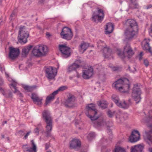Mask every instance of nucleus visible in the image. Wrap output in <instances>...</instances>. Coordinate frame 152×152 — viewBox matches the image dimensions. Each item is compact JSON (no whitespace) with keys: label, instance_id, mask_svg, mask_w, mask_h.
I'll return each instance as SVG.
<instances>
[{"label":"nucleus","instance_id":"obj_1","mask_svg":"<svg viewBox=\"0 0 152 152\" xmlns=\"http://www.w3.org/2000/svg\"><path fill=\"white\" fill-rule=\"evenodd\" d=\"M86 110L85 112L86 114L92 121L93 126L99 129L105 126L109 127L112 126L111 123L108 124L109 122L107 123L105 119L103 117L100 118L97 120H95L99 117L97 115V110L95 108V104H89L86 107Z\"/></svg>","mask_w":152,"mask_h":152},{"label":"nucleus","instance_id":"obj_2","mask_svg":"<svg viewBox=\"0 0 152 152\" xmlns=\"http://www.w3.org/2000/svg\"><path fill=\"white\" fill-rule=\"evenodd\" d=\"M128 27L125 33L126 38L130 39L137 34L138 31V26L136 21L132 19H128L126 22Z\"/></svg>","mask_w":152,"mask_h":152},{"label":"nucleus","instance_id":"obj_3","mask_svg":"<svg viewBox=\"0 0 152 152\" xmlns=\"http://www.w3.org/2000/svg\"><path fill=\"white\" fill-rule=\"evenodd\" d=\"M42 119L46 124L45 133L47 137L50 136L53 126V118L51 113L49 111L45 110L42 112Z\"/></svg>","mask_w":152,"mask_h":152},{"label":"nucleus","instance_id":"obj_4","mask_svg":"<svg viewBox=\"0 0 152 152\" xmlns=\"http://www.w3.org/2000/svg\"><path fill=\"white\" fill-rule=\"evenodd\" d=\"M113 85L116 89L123 93L128 92L130 87L129 80L126 78L120 79L114 83Z\"/></svg>","mask_w":152,"mask_h":152},{"label":"nucleus","instance_id":"obj_5","mask_svg":"<svg viewBox=\"0 0 152 152\" xmlns=\"http://www.w3.org/2000/svg\"><path fill=\"white\" fill-rule=\"evenodd\" d=\"M48 52V48L44 45H39L35 46L33 48L32 53L34 56L40 57L45 55Z\"/></svg>","mask_w":152,"mask_h":152},{"label":"nucleus","instance_id":"obj_6","mask_svg":"<svg viewBox=\"0 0 152 152\" xmlns=\"http://www.w3.org/2000/svg\"><path fill=\"white\" fill-rule=\"evenodd\" d=\"M29 36V33L25 26L20 28L18 36V41L20 43L25 44L27 42V39Z\"/></svg>","mask_w":152,"mask_h":152},{"label":"nucleus","instance_id":"obj_7","mask_svg":"<svg viewBox=\"0 0 152 152\" xmlns=\"http://www.w3.org/2000/svg\"><path fill=\"white\" fill-rule=\"evenodd\" d=\"M44 69L45 76L49 80L54 79L57 73V70L56 68L52 66H45Z\"/></svg>","mask_w":152,"mask_h":152},{"label":"nucleus","instance_id":"obj_8","mask_svg":"<svg viewBox=\"0 0 152 152\" xmlns=\"http://www.w3.org/2000/svg\"><path fill=\"white\" fill-rule=\"evenodd\" d=\"M141 91L140 86L137 84H134L133 89L132 97L137 103L140 102L141 100Z\"/></svg>","mask_w":152,"mask_h":152},{"label":"nucleus","instance_id":"obj_9","mask_svg":"<svg viewBox=\"0 0 152 152\" xmlns=\"http://www.w3.org/2000/svg\"><path fill=\"white\" fill-rule=\"evenodd\" d=\"M118 55L122 58H124L126 56L128 58L131 57L134 54L132 49L130 47L129 44H127L124 47V52L122 53L120 50L118 51Z\"/></svg>","mask_w":152,"mask_h":152},{"label":"nucleus","instance_id":"obj_10","mask_svg":"<svg viewBox=\"0 0 152 152\" xmlns=\"http://www.w3.org/2000/svg\"><path fill=\"white\" fill-rule=\"evenodd\" d=\"M104 17L103 10L98 9V11L93 13L92 17V20L96 23L101 22L103 20Z\"/></svg>","mask_w":152,"mask_h":152},{"label":"nucleus","instance_id":"obj_11","mask_svg":"<svg viewBox=\"0 0 152 152\" xmlns=\"http://www.w3.org/2000/svg\"><path fill=\"white\" fill-rule=\"evenodd\" d=\"M112 98L113 101L116 105L120 108L126 109H127L129 107V104L125 101L120 102L118 97L117 95H113L112 97Z\"/></svg>","mask_w":152,"mask_h":152},{"label":"nucleus","instance_id":"obj_12","mask_svg":"<svg viewBox=\"0 0 152 152\" xmlns=\"http://www.w3.org/2000/svg\"><path fill=\"white\" fill-rule=\"evenodd\" d=\"M61 38L67 40H70L73 36V34L70 29L67 27H64L60 34Z\"/></svg>","mask_w":152,"mask_h":152},{"label":"nucleus","instance_id":"obj_13","mask_svg":"<svg viewBox=\"0 0 152 152\" xmlns=\"http://www.w3.org/2000/svg\"><path fill=\"white\" fill-rule=\"evenodd\" d=\"M59 48L63 57L67 58L70 56V48L67 47L66 45H59Z\"/></svg>","mask_w":152,"mask_h":152},{"label":"nucleus","instance_id":"obj_14","mask_svg":"<svg viewBox=\"0 0 152 152\" xmlns=\"http://www.w3.org/2000/svg\"><path fill=\"white\" fill-rule=\"evenodd\" d=\"M149 115H146V111L144 112V113L146 116V118L143 119L141 120L142 122L148 123L147 124L148 127L150 128H152V121L151 118L152 117V110H151L148 111Z\"/></svg>","mask_w":152,"mask_h":152},{"label":"nucleus","instance_id":"obj_15","mask_svg":"<svg viewBox=\"0 0 152 152\" xmlns=\"http://www.w3.org/2000/svg\"><path fill=\"white\" fill-rule=\"evenodd\" d=\"M140 134L137 130H134L132 132L131 135L129 137V140L131 142H134L139 140Z\"/></svg>","mask_w":152,"mask_h":152},{"label":"nucleus","instance_id":"obj_16","mask_svg":"<svg viewBox=\"0 0 152 152\" xmlns=\"http://www.w3.org/2000/svg\"><path fill=\"white\" fill-rule=\"evenodd\" d=\"M75 97L74 96L70 95L65 102V106L68 108L72 107L75 106Z\"/></svg>","mask_w":152,"mask_h":152},{"label":"nucleus","instance_id":"obj_17","mask_svg":"<svg viewBox=\"0 0 152 152\" xmlns=\"http://www.w3.org/2000/svg\"><path fill=\"white\" fill-rule=\"evenodd\" d=\"M9 57L12 59H13L17 58L19 53V49L17 48H14L12 47H10L9 48Z\"/></svg>","mask_w":152,"mask_h":152},{"label":"nucleus","instance_id":"obj_18","mask_svg":"<svg viewBox=\"0 0 152 152\" xmlns=\"http://www.w3.org/2000/svg\"><path fill=\"white\" fill-rule=\"evenodd\" d=\"M93 74V68L91 67L88 69L83 70L82 77L84 79H88L92 76Z\"/></svg>","mask_w":152,"mask_h":152},{"label":"nucleus","instance_id":"obj_19","mask_svg":"<svg viewBox=\"0 0 152 152\" xmlns=\"http://www.w3.org/2000/svg\"><path fill=\"white\" fill-rule=\"evenodd\" d=\"M150 40L149 39H145L142 42V45L143 49L147 51L148 52L152 55V50L150 46L149 42Z\"/></svg>","mask_w":152,"mask_h":152},{"label":"nucleus","instance_id":"obj_20","mask_svg":"<svg viewBox=\"0 0 152 152\" xmlns=\"http://www.w3.org/2000/svg\"><path fill=\"white\" fill-rule=\"evenodd\" d=\"M152 134V129L150 131H145L144 138L145 141L150 145H152V137L151 134Z\"/></svg>","mask_w":152,"mask_h":152},{"label":"nucleus","instance_id":"obj_21","mask_svg":"<svg viewBox=\"0 0 152 152\" xmlns=\"http://www.w3.org/2000/svg\"><path fill=\"white\" fill-rule=\"evenodd\" d=\"M81 61L80 60H77L68 67L67 69V72H70L73 71H75L80 66Z\"/></svg>","mask_w":152,"mask_h":152},{"label":"nucleus","instance_id":"obj_22","mask_svg":"<svg viewBox=\"0 0 152 152\" xmlns=\"http://www.w3.org/2000/svg\"><path fill=\"white\" fill-rule=\"evenodd\" d=\"M80 145V141L77 139H73L70 142V148L71 149H76L79 148Z\"/></svg>","mask_w":152,"mask_h":152},{"label":"nucleus","instance_id":"obj_23","mask_svg":"<svg viewBox=\"0 0 152 152\" xmlns=\"http://www.w3.org/2000/svg\"><path fill=\"white\" fill-rule=\"evenodd\" d=\"M31 145L32 147L29 148L28 146L27 145H23V149L24 151L33 150L34 152H37V147L36 144L34 143V140H32L31 141Z\"/></svg>","mask_w":152,"mask_h":152},{"label":"nucleus","instance_id":"obj_24","mask_svg":"<svg viewBox=\"0 0 152 152\" xmlns=\"http://www.w3.org/2000/svg\"><path fill=\"white\" fill-rule=\"evenodd\" d=\"M144 146L142 144H139L132 146L130 152H142Z\"/></svg>","mask_w":152,"mask_h":152},{"label":"nucleus","instance_id":"obj_25","mask_svg":"<svg viewBox=\"0 0 152 152\" xmlns=\"http://www.w3.org/2000/svg\"><path fill=\"white\" fill-rule=\"evenodd\" d=\"M31 98L35 104H37L38 105H40L42 104V98L39 97L36 94H32L31 95Z\"/></svg>","mask_w":152,"mask_h":152},{"label":"nucleus","instance_id":"obj_26","mask_svg":"<svg viewBox=\"0 0 152 152\" xmlns=\"http://www.w3.org/2000/svg\"><path fill=\"white\" fill-rule=\"evenodd\" d=\"M106 30L105 34H109L112 32L114 30V25L112 23H108L106 25L105 28Z\"/></svg>","mask_w":152,"mask_h":152},{"label":"nucleus","instance_id":"obj_27","mask_svg":"<svg viewBox=\"0 0 152 152\" xmlns=\"http://www.w3.org/2000/svg\"><path fill=\"white\" fill-rule=\"evenodd\" d=\"M17 84V83L15 80H12V83L10 85V87L12 89V87L15 89V91L13 92L14 93H17L18 95H19L20 96H22L21 94L17 89V87H16Z\"/></svg>","mask_w":152,"mask_h":152},{"label":"nucleus","instance_id":"obj_28","mask_svg":"<svg viewBox=\"0 0 152 152\" xmlns=\"http://www.w3.org/2000/svg\"><path fill=\"white\" fill-rule=\"evenodd\" d=\"M103 50L104 53V55L105 58L109 57V56H110L112 53L111 50L107 47V45H105L103 49Z\"/></svg>","mask_w":152,"mask_h":152},{"label":"nucleus","instance_id":"obj_29","mask_svg":"<svg viewBox=\"0 0 152 152\" xmlns=\"http://www.w3.org/2000/svg\"><path fill=\"white\" fill-rule=\"evenodd\" d=\"M89 46V44L87 43L83 42L81 43L79 46V50L80 52L83 53L86 50Z\"/></svg>","mask_w":152,"mask_h":152},{"label":"nucleus","instance_id":"obj_30","mask_svg":"<svg viewBox=\"0 0 152 152\" xmlns=\"http://www.w3.org/2000/svg\"><path fill=\"white\" fill-rule=\"evenodd\" d=\"M1 84L0 83V85H1ZM0 91L2 94L6 98H11L12 95V92H8L7 91H5L3 89L0 88Z\"/></svg>","mask_w":152,"mask_h":152},{"label":"nucleus","instance_id":"obj_31","mask_svg":"<svg viewBox=\"0 0 152 152\" xmlns=\"http://www.w3.org/2000/svg\"><path fill=\"white\" fill-rule=\"evenodd\" d=\"M131 3L129 4V8L131 9L138 8L139 7L138 4L136 3V0H130Z\"/></svg>","mask_w":152,"mask_h":152},{"label":"nucleus","instance_id":"obj_32","mask_svg":"<svg viewBox=\"0 0 152 152\" xmlns=\"http://www.w3.org/2000/svg\"><path fill=\"white\" fill-rule=\"evenodd\" d=\"M31 45L27 46L22 49V55L23 56H26L30 50L32 48Z\"/></svg>","mask_w":152,"mask_h":152},{"label":"nucleus","instance_id":"obj_33","mask_svg":"<svg viewBox=\"0 0 152 152\" xmlns=\"http://www.w3.org/2000/svg\"><path fill=\"white\" fill-rule=\"evenodd\" d=\"M56 95V94H53V93L51 94L47 97L45 103V104L46 106L49 103L54 99V96Z\"/></svg>","mask_w":152,"mask_h":152},{"label":"nucleus","instance_id":"obj_34","mask_svg":"<svg viewBox=\"0 0 152 152\" xmlns=\"http://www.w3.org/2000/svg\"><path fill=\"white\" fill-rule=\"evenodd\" d=\"M98 105L102 109H105L107 106V102L105 100L97 102Z\"/></svg>","mask_w":152,"mask_h":152},{"label":"nucleus","instance_id":"obj_35","mask_svg":"<svg viewBox=\"0 0 152 152\" xmlns=\"http://www.w3.org/2000/svg\"><path fill=\"white\" fill-rule=\"evenodd\" d=\"M114 112H115L114 113H115V116L116 118L117 119V121L118 122V121H120L121 120L122 113L119 110H115Z\"/></svg>","mask_w":152,"mask_h":152},{"label":"nucleus","instance_id":"obj_36","mask_svg":"<svg viewBox=\"0 0 152 152\" xmlns=\"http://www.w3.org/2000/svg\"><path fill=\"white\" fill-rule=\"evenodd\" d=\"M25 90L27 91L28 92H31L33 91L34 89L37 88V86H23Z\"/></svg>","mask_w":152,"mask_h":152},{"label":"nucleus","instance_id":"obj_37","mask_svg":"<svg viewBox=\"0 0 152 152\" xmlns=\"http://www.w3.org/2000/svg\"><path fill=\"white\" fill-rule=\"evenodd\" d=\"M95 136L96 134L94 132H91L87 135V138L88 140L90 141L93 139Z\"/></svg>","mask_w":152,"mask_h":152},{"label":"nucleus","instance_id":"obj_38","mask_svg":"<svg viewBox=\"0 0 152 152\" xmlns=\"http://www.w3.org/2000/svg\"><path fill=\"white\" fill-rule=\"evenodd\" d=\"M128 116L129 115L127 113H122L121 120L120 121H118V123H121L123 122L124 120L128 118Z\"/></svg>","mask_w":152,"mask_h":152},{"label":"nucleus","instance_id":"obj_39","mask_svg":"<svg viewBox=\"0 0 152 152\" xmlns=\"http://www.w3.org/2000/svg\"><path fill=\"white\" fill-rule=\"evenodd\" d=\"M67 88L66 86H62L59 87L57 90L54 91L53 92V94H57L58 92L59 91H63L66 90Z\"/></svg>","mask_w":152,"mask_h":152},{"label":"nucleus","instance_id":"obj_40","mask_svg":"<svg viewBox=\"0 0 152 152\" xmlns=\"http://www.w3.org/2000/svg\"><path fill=\"white\" fill-rule=\"evenodd\" d=\"M125 150L120 147H116L115 150V152H124Z\"/></svg>","mask_w":152,"mask_h":152},{"label":"nucleus","instance_id":"obj_41","mask_svg":"<svg viewBox=\"0 0 152 152\" xmlns=\"http://www.w3.org/2000/svg\"><path fill=\"white\" fill-rule=\"evenodd\" d=\"M115 112L114 111L109 110L107 112V115L110 118L113 117L114 115H115Z\"/></svg>","mask_w":152,"mask_h":152},{"label":"nucleus","instance_id":"obj_42","mask_svg":"<svg viewBox=\"0 0 152 152\" xmlns=\"http://www.w3.org/2000/svg\"><path fill=\"white\" fill-rule=\"evenodd\" d=\"M120 68L119 67L113 66L111 67V69L113 71H117L119 70Z\"/></svg>","mask_w":152,"mask_h":152},{"label":"nucleus","instance_id":"obj_43","mask_svg":"<svg viewBox=\"0 0 152 152\" xmlns=\"http://www.w3.org/2000/svg\"><path fill=\"white\" fill-rule=\"evenodd\" d=\"M129 69L130 71L133 73H134V72L136 71L135 68L134 67H130L129 66Z\"/></svg>","mask_w":152,"mask_h":152},{"label":"nucleus","instance_id":"obj_44","mask_svg":"<svg viewBox=\"0 0 152 152\" xmlns=\"http://www.w3.org/2000/svg\"><path fill=\"white\" fill-rule=\"evenodd\" d=\"M31 132L30 131L28 132L24 136L23 139L24 140L28 138V135H29Z\"/></svg>","mask_w":152,"mask_h":152},{"label":"nucleus","instance_id":"obj_45","mask_svg":"<svg viewBox=\"0 0 152 152\" xmlns=\"http://www.w3.org/2000/svg\"><path fill=\"white\" fill-rule=\"evenodd\" d=\"M144 63L146 66H147L149 65L148 61L146 59L144 60Z\"/></svg>","mask_w":152,"mask_h":152},{"label":"nucleus","instance_id":"obj_46","mask_svg":"<svg viewBox=\"0 0 152 152\" xmlns=\"http://www.w3.org/2000/svg\"><path fill=\"white\" fill-rule=\"evenodd\" d=\"M18 134H19V135L21 136H23L24 134V133L23 131L22 130H20L18 132Z\"/></svg>","mask_w":152,"mask_h":152},{"label":"nucleus","instance_id":"obj_47","mask_svg":"<svg viewBox=\"0 0 152 152\" xmlns=\"http://www.w3.org/2000/svg\"><path fill=\"white\" fill-rule=\"evenodd\" d=\"M15 15V13L14 12H13L12 13L11 15H10V20H12V18L14 17Z\"/></svg>","mask_w":152,"mask_h":152},{"label":"nucleus","instance_id":"obj_48","mask_svg":"<svg viewBox=\"0 0 152 152\" xmlns=\"http://www.w3.org/2000/svg\"><path fill=\"white\" fill-rule=\"evenodd\" d=\"M143 56V52H141L140 53V54H139V59L140 61L142 59V57Z\"/></svg>","mask_w":152,"mask_h":152},{"label":"nucleus","instance_id":"obj_49","mask_svg":"<svg viewBox=\"0 0 152 152\" xmlns=\"http://www.w3.org/2000/svg\"><path fill=\"white\" fill-rule=\"evenodd\" d=\"M39 129L38 127H37L34 130V132L37 134H38L39 133Z\"/></svg>","mask_w":152,"mask_h":152},{"label":"nucleus","instance_id":"obj_50","mask_svg":"<svg viewBox=\"0 0 152 152\" xmlns=\"http://www.w3.org/2000/svg\"><path fill=\"white\" fill-rule=\"evenodd\" d=\"M33 0H25V1L26 4H29Z\"/></svg>","mask_w":152,"mask_h":152},{"label":"nucleus","instance_id":"obj_51","mask_svg":"<svg viewBox=\"0 0 152 152\" xmlns=\"http://www.w3.org/2000/svg\"><path fill=\"white\" fill-rule=\"evenodd\" d=\"M45 146V150H48L50 147V144L49 143H46Z\"/></svg>","mask_w":152,"mask_h":152},{"label":"nucleus","instance_id":"obj_52","mask_svg":"<svg viewBox=\"0 0 152 152\" xmlns=\"http://www.w3.org/2000/svg\"><path fill=\"white\" fill-rule=\"evenodd\" d=\"M45 0H39L38 4H43Z\"/></svg>","mask_w":152,"mask_h":152},{"label":"nucleus","instance_id":"obj_53","mask_svg":"<svg viewBox=\"0 0 152 152\" xmlns=\"http://www.w3.org/2000/svg\"><path fill=\"white\" fill-rule=\"evenodd\" d=\"M152 6L151 4H149L146 6L145 7V9H148L151 8Z\"/></svg>","mask_w":152,"mask_h":152},{"label":"nucleus","instance_id":"obj_54","mask_svg":"<svg viewBox=\"0 0 152 152\" xmlns=\"http://www.w3.org/2000/svg\"><path fill=\"white\" fill-rule=\"evenodd\" d=\"M46 36L49 37L50 36V34L49 32H47L46 34Z\"/></svg>","mask_w":152,"mask_h":152},{"label":"nucleus","instance_id":"obj_55","mask_svg":"<svg viewBox=\"0 0 152 152\" xmlns=\"http://www.w3.org/2000/svg\"><path fill=\"white\" fill-rule=\"evenodd\" d=\"M41 126V123L39 124L38 125L37 127H38L39 129H40V126Z\"/></svg>","mask_w":152,"mask_h":152},{"label":"nucleus","instance_id":"obj_56","mask_svg":"<svg viewBox=\"0 0 152 152\" xmlns=\"http://www.w3.org/2000/svg\"><path fill=\"white\" fill-rule=\"evenodd\" d=\"M149 150L150 152H152V148H149Z\"/></svg>","mask_w":152,"mask_h":152},{"label":"nucleus","instance_id":"obj_57","mask_svg":"<svg viewBox=\"0 0 152 152\" xmlns=\"http://www.w3.org/2000/svg\"><path fill=\"white\" fill-rule=\"evenodd\" d=\"M4 138V135L3 134H1V138L3 139V138Z\"/></svg>","mask_w":152,"mask_h":152},{"label":"nucleus","instance_id":"obj_58","mask_svg":"<svg viewBox=\"0 0 152 152\" xmlns=\"http://www.w3.org/2000/svg\"><path fill=\"white\" fill-rule=\"evenodd\" d=\"M111 151V150L110 149H107V151L106 152H110Z\"/></svg>","mask_w":152,"mask_h":152},{"label":"nucleus","instance_id":"obj_59","mask_svg":"<svg viewBox=\"0 0 152 152\" xmlns=\"http://www.w3.org/2000/svg\"><path fill=\"white\" fill-rule=\"evenodd\" d=\"M77 77L78 78L79 77L80 75L78 74V73H77Z\"/></svg>","mask_w":152,"mask_h":152},{"label":"nucleus","instance_id":"obj_60","mask_svg":"<svg viewBox=\"0 0 152 152\" xmlns=\"http://www.w3.org/2000/svg\"><path fill=\"white\" fill-rule=\"evenodd\" d=\"M7 123V121H5L3 122V124L4 125V124H6Z\"/></svg>","mask_w":152,"mask_h":152},{"label":"nucleus","instance_id":"obj_61","mask_svg":"<svg viewBox=\"0 0 152 152\" xmlns=\"http://www.w3.org/2000/svg\"><path fill=\"white\" fill-rule=\"evenodd\" d=\"M103 42L101 40H100L98 42V43H99V44H100L101 43H102Z\"/></svg>","mask_w":152,"mask_h":152},{"label":"nucleus","instance_id":"obj_62","mask_svg":"<svg viewBox=\"0 0 152 152\" xmlns=\"http://www.w3.org/2000/svg\"><path fill=\"white\" fill-rule=\"evenodd\" d=\"M4 70V69H2V68H1V72H2V71Z\"/></svg>","mask_w":152,"mask_h":152},{"label":"nucleus","instance_id":"obj_63","mask_svg":"<svg viewBox=\"0 0 152 152\" xmlns=\"http://www.w3.org/2000/svg\"><path fill=\"white\" fill-rule=\"evenodd\" d=\"M46 152H51V151L50 150H48Z\"/></svg>","mask_w":152,"mask_h":152},{"label":"nucleus","instance_id":"obj_64","mask_svg":"<svg viewBox=\"0 0 152 152\" xmlns=\"http://www.w3.org/2000/svg\"><path fill=\"white\" fill-rule=\"evenodd\" d=\"M28 152H34L33 151V150H31V151H29Z\"/></svg>","mask_w":152,"mask_h":152}]
</instances>
